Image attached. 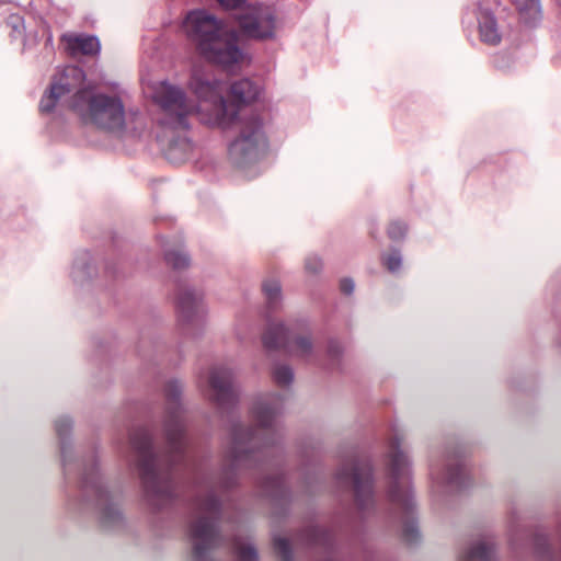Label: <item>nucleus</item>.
<instances>
[{"label": "nucleus", "mask_w": 561, "mask_h": 561, "mask_svg": "<svg viewBox=\"0 0 561 561\" xmlns=\"http://www.w3.org/2000/svg\"><path fill=\"white\" fill-rule=\"evenodd\" d=\"M188 88L196 102L188 99L181 87L168 81L153 82L148 87L151 99L167 113L163 123L185 127L187 116L197 114L203 124L224 130L232 128L236 136L228 146L229 160L241 169L255 163L267 148L262 119L254 114L239 115L231 110L224 98L225 83L202 68L193 69Z\"/></svg>", "instance_id": "nucleus-1"}, {"label": "nucleus", "mask_w": 561, "mask_h": 561, "mask_svg": "<svg viewBox=\"0 0 561 561\" xmlns=\"http://www.w3.org/2000/svg\"><path fill=\"white\" fill-rule=\"evenodd\" d=\"M182 387L178 381H170L165 389L169 401L168 415L164 424L165 436L170 448L168 465L151 453V436L147 430H137L130 438L131 446L138 457V469L148 500L154 506L162 505L171 499L173 484L169 473L170 463L182 455L185 446L184 421L179 405Z\"/></svg>", "instance_id": "nucleus-2"}, {"label": "nucleus", "mask_w": 561, "mask_h": 561, "mask_svg": "<svg viewBox=\"0 0 561 561\" xmlns=\"http://www.w3.org/2000/svg\"><path fill=\"white\" fill-rule=\"evenodd\" d=\"M181 30L202 57L227 71H234L248 62L247 54L238 44L237 33L208 10L188 11Z\"/></svg>", "instance_id": "nucleus-3"}, {"label": "nucleus", "mask_w": 561, "mask_h": 561, "mask_svg": "<svg viewBox=\"0 0 561 561\" xmlns=\"http://www.w3.org/2000/svg\"><path fill=\"white\" fill-rule=\"evenodd\" d=\"M219 514L220 504L214 494L197 499L195 517L188 527L193 561H213L210 552L220 542ZM232 548L236 561H259L256 549L250 538L237 536Z\"/></svg>", "instance_id": "nucleus-4"}, {"label": "nucleus", "mask_w": 561, "mask_h": 561, "mask_svg": "<svg viewBox=\"0 0 561 561\" xmlns=\"http://www.w3.org/2000/svg\"><path fill=\"white\" fill-rule=\"evenodd\" d=\"M284 396L265 393L257 396L251 405V415L257 428L242 430L234 427L231 433V446L228 454L231 465H240L251 447L262 440L259 432H274L283 411Z\"/></svg>", "instance_id": "nucleus-5"}, {"label": "nucleus", "mask_w": 561, "mask_h": 561, "mask_svg": "<svg viewBox=\"0 0 561 561\" xmlns=\"http://www.w3.org/2000/svg\"><path fill=\"white\" fill-rule=\"evenodd\" d=\"M67 106L85 123L101 129L122 134L125 130V108L117 96L95 94L91 89H79L67 100Z\"/></svg>", "instance_id": "nucleus-6"}, {"label": "nucleus", "mask_w": 561, "mask_h": 561, "mask_svg": "<svg viewBox=\"0 0 561 561\" xmlns=\"http://www.w3.org/2000/svg\"><path fill=\"white\" fill-rule=\"evenodd\" d=\"M268 351L284 350L288 355L304 360L313 354V344L309 335H297L291 339V328L283 322L268 324L262 337Z\"/></svg>", "instance_id": "nucleus-7"}, {"label": "nucleus", "mask_w": 561, "mask_h": 561, "mask_svg": "<svg viewBox=\"0 0 561 561\" xmlns=\"http://www.w3.org/2000/svg\"><path fill=\"white\" fill-rule=\"evenodd\" d=\"M390 457L392 483L389 497L392 503L400 505L405 512H411L414 502L410 488V462L405 454L401 450L397 437L391 443Z\"/></svg>", "instance_id": "nucleus-8"}, {"label": "nucleus", "mask_w": 561, "mask_h": 561, "mask_svg": "<svg viewBox=\"0 0 561 561\" xmlns=\"http://www.w3.org/2000/svg\"><path fill=\"white\" fill-rule=\"evenodd\" d=\"M152 101L160 107L161 110V116L158 119V123L160 127L162 128V133L159 135V138L162 142H168V148L165 151L167 158L173 162V163H181L188 159L193 151V145L187 137V129L190 127V118L192 116H197V114H192L187 116V126H173L163 123L165 118V111L164 108L156 102L153 99Z\"/></svg>", "instance_id": "nucleus-9"}, {"label": "nucleus", "mask_w": 561, "mask_h": 561, "mask_svg": "<svg viewBox=\"0 0 561 561\" xmlns=\"http://www.w3.org/2000/svg\"><path fill=\"white\" fill-rule=\"evenodd\" d=\"M83 79L84 73L81 68L77 66L65 67L54 76L48 91L41 100L39 110L43 113H50L58 102L62 101L82 83Z\"/></svg>", "instance_id": "nucleus-10"}, {"label": "nucleus", "mask_w": 561, "mask_h": 561, "mask_svg": "<svg viewBox=\"0 0 561 561\" xmlns=\"http://www.w3.org/2000/svg\"><path fill=\"white\" fill-rule=\"evenodd\" d=\"M239 26L244 35L255 39H270L275 36L276 18L272 8L250 7L239 16Z\"/></svg>", "instance_id": "nucleus-11"}, {"label": "nucleus", "mask_w": 561, "mask_h": 561, "mask_svg": "<svg viewBox=\"0 0 561 561\" xmlns=\"http://www.w3.org/2000/svg\"><path fill=\"white\" fill-rule=\"evenodd\" d=\"M336 480L341 484L352 485L356 502L365 507L373 497V476L368 463L351 462L343 465L336 472Z\"/></svg>", "instance_id": "nucleus-12"}, {"label": "nucleus", "mask_w": 561, "mask_h": 561, "mask_svg": "<svg viewBox=\"0 0 561 561\" xmlns=\"http://www.w3.org/2000/svg\"><path fill=\"white\" fill-rule=\"evenodd\" d=\"M233 370L230 367L214 366L208 376V397L219 407L231 404L237 399V391L233 385Z\"/></svg>", "instance_id": "nucleus-13"}, {"label": "nucleus", "mask_w": 561, "mask_h": 561, "mask_svg": "<svg viewBox=\"0 0 561 561\" xmlns=\"http://www.w3.org/2000/svg\"><path fill=\"white\" fill-rule=\"evenodd\" d=\"M180 320L186 324H199L205 316L202 294L187 288L181 291L178 300Z\"/></svg>", "instance_id": "nucleus-14"}, {"label": "nucleus", "mask_w": 561, "mask_h": 561, "mask_svg": "<svg viewBox=\"0 0 561 561\" xmlns=\"http://www.w3.org/2000/svg\"><path fill=\"white\" fill-rule=\"evenodd\" d=\"M261 85L250 79H241L230 85V98L239 105L250 104L260 99Z\"/></svg>", "instance_id": "nucleus-15"}, {"label": "nucleus", "mask_w": 561, "mask_h": 561, "mask_svg": "<svg viewBox=\"0 0 561 561\" xmlns=\"http://www.w3.org/2000/svg\"><path fill=\"white\" fill-rule=\"evenodd\" d=\"M459 561H497L495 543L491 537L477 539Z\"/></svg>", "instance_id": "nucleus-16"}, {"label": "nucleus", "mask_w": 561, "mask_h": 561, "mask_svg": "<svg viewBox=\"0 0 561 561\" xmlns=\"http://www.w3.org/2000/svg\"><path fill=\"white\" fill-rule=\"evenodd\" d=\"M62 38L67 43V49L72 55H94L100 51V42L95 36L64 35Z\"/></svg>", "instance_id": "nucleus-17"}, {"label": "nucleus", "mask_w": 561, "mask_h": 561, "mask_svg": "<svg viewBox=\"0 0 561 561\" xmlns=\"http://www.w3.org/2000/svg\"><path fill=\"white\" fill-rule=\"evenodd\" d=\"M478 21L481 41L488 45H497L502 36L494 16L488 11H481Z\"/></svg>", "instance_id": "nucleus-18"}, {"label": "nucleus", "mask_w": 561, "mask_h": 561, "mask_svg": "<svg viewBox=\"0 0 561 561\" xmlns=\"http://www.w3.org/2000/svg\"><path fill=\"white\" fill-rule=\"evenodd\" d=\"M96 493L99 501L101 502L100 505H102L101 520L104 526L110 527L112 524L121 520V513L118 508L115 505L107 503L106 492L102 488L96 486Z\"/></svg>", "instance_id": "nucleus-19"}, {"label": "nucleus", "mask_w": 561, "mask_h": 561, "mask_svg": "<svg viewBox=\"0 0 561 561\" xmlns=\"http://www.w3.org/2000/svg\"><path fill=\"white\" fill-rule=\"evenodd\" d=\"M262 290L268 307L276 308L282 301V287L277 279L268 278L264 280Z\"/></svg>", "instance_id": "nucleus-20"}, {"label": "nucleus", "mask_w": 561, "mask_h": 561, "mask_svg": "<svg viewBox=\"0 0 561 561\" xmlns=\"http://www.w3.org/2000/svg\"><path fill=\"white\" fill-rule=\"evenodd\" d=\"M271 371L274 382L279 387H287L294 380V370L287 364L276 363Z\"/></svg>", "instance_id": "nucleus-21"}, {"label": "nucleus", "mask_w": 561, "mask_h": 561, "mask_svg": "<svg viewBox=\"0 0 561 561\" xmlns=\"http://www.w3.org/2000/svg\"><path fill=\"white\" fill-rule=\"evenodd\" d=\"M165 260L174 268L186 267L190 263L188 255L182 250L165 252Z\"/></svg>", "instance_id": "nucleus-22"}, {"label": "nucleus", "mask_w": 561, "mask_h": 561, "mask_svg": "<svg viewBox=\"0 0 561 561\" xmlns=\"http://www.w3.org/2000/svg\"><path fill=\"white\" fill-rule=\"evenodd\" d=\"M274 548L277 551V553L280 556L282 561H293L290 543L286 538L275 537L274 538Z\"/></svg>", "instance_id": "nucleus-23"}, {"label": "nucleus", "mask_w": 561, "mask_h": 561, "mask_svg": "<svg viewBox=\"0 0 561 561\" xmlns=\"http://www.w3.org/2000/svg\"><path fill=\"white\" fill-rule=\"evenodd\" d=\"M383 263L390 272L394 273L399 271L402 265L401 254L398 251H392L383 256Z\"/></svg>", "instance_id": "nucleus-24"}, {"label": "nucleus", "mask_w": 561, "mask_h": 561, "mask_svg": "<svg viewBox=\"0 0 561 561\" xmlns=\"http://www.w3.org/2000/svg\"><path fill=\"white\" fill-rule=\"evenodd\" d=\"M462 476V468L457 466H449L446 474L443 477V481L447 484H460V478Z\"/></svg>", "instance_id": "nucleus-25"}, {"label": "nucleus", "mask_w": 561, "mask_h": 561, "mask_svg": "<svg viewBox=\"0 0 561 561\" xmlns=\"http://www.w3.org/2000/svg\"><path fill=\"white\" fill-rule=\"evenodd\" d=\"M403 537L410 543H415L419 538V529L414 522H407L403 526Z\"/></svg>", "instance_id": "nucleus-26"}, {"label": "nucleus", "mask_w": 561, "mask_h": 561, "mask_svg": "<svg viewBox=\"0 0 561 561\" xmlns=\"http://www.w3.org/2000/svg\"><path fill=\"white\" fill-rule=\"evenodd\" d=\"M405 233H407V226L400 221L391 222L388 228V236L392 240H400L405 236Z\"/></svg>", "instance_id": "nucleus-27"}, {"label": "nucleus", "mask_w": 561, "mask_h": 561, "mask_svg": "<svg viewBox=\"0 0 561 561\" xmlns=\"http://www.w3.org/2000/svg\"><path fill=\"white\" fill-rule=\"evenodd\" d=\"M322 268V261L318 255H309L305 261V270L309 274H317Z\"/></svg>", "instance_id": "nucleus-28"}, {"label": "nucleus", "mask_w": 561, "mask_h": 561, "mask_svg": "<svg viewBox=\"0 0 561 561\" xmlns=\"http://www.w3.org/2000/svg\"><path fill=\"white\" fill-rule=\"evenodd\" d=\"M306 537L310 543H323L327 539V534L318 527H312L307 530Z\"/></svg>", "instance_id": "nucleus-29"}, {"label": "nucleus", "mask_w": 561, "mask_h": 561, "mask_svg": "<svg viewBox=\"0 0 561 561\" xmlns=\"http://www.w3.org/2000/svg\"><path fill=\"white\" fill-rule=\"evenodd\" d=\"M520 12L537 13L539 10V0H514Z\"/></svg>", "instance_id": "nucleus-30"}, {"label": "nucleus", "mask_w": 561, "mask_h": 561, "mask_svg": "<svg viewBox=\"0 0 561 561\" xmlns=\"http://www.w3.org/2000/svg\"><path fill=\"white\" fill-rule=\"evenodd\" d=\"M71 420L67 416H62L56 421V432L59 436H66L71 430Z\"/></svg>", "instance_id": "nucleus-31"}, {"label": "nucleus", "mask_w": 561, "mask_h": 561, "mask_svg": "<svg viewBox=\"0 0 561 561\" xmlns=\"http://www.w3.org/2000/svg\"><path fill=\"white\" fill-rule=\"evenodd\" d=\"M340 287L344 294L351 295L354 291L355 285L353 279L344 278L341 280Z\"/></svg>", "instance_id": "nucleus-32"}, {"label": "nucleus", "mask_w": 561, "mask_h": 561, "mask_svg": "<svg viewBox=\"0 0 561 561\" xmlns=\"http://www.w3.org/2000/svg\"><path fill=\"white\" fill-rule=\"evenodd\" d=\"M226 9H234L245 2V0H217Z\"/></svg>", "instance_id": "nucleus-33"}, {"label": "nucleus", "mask_w": 561, "mask_h": 561, "mask_svg": "<svg viewBox=\"0 0 561 561\" xmlns=\"http://www.w3.org/2000/svg\"><path fill=\"white\" fill-rule=\"evenodd\" d=\"M329 352H330V353H334V352H336V351L333 348V344H331V345H330V347H329Z\"/></svg>", "instance_id": "nucleus-34"}, {"label": "nucleus", "mask_w": 561, "mask_h": 561, "mask_svg": "<svg viewBox=\"0 0 561 561\" xmlns=\"http://www.w3.org/2000/svg\"><path fill=\"white\" fill-rule=\"evenodd\" d=\"M84 484H85V486H88V484H89V481L87 478L84 479Z\"/></svg>", "instance_id": "nucleus-35"}]
</instances>
